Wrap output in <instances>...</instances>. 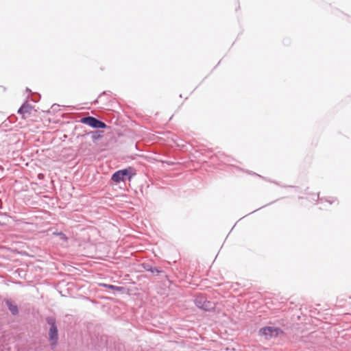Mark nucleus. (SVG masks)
Returning <instances> with one entry per match:
<instances>
[{"instance_id":"obj_5","label":"nucleus","mask_w":351,"mask_h":351,"mask_svg":"<svg viewBox=\"0 0 351 351\" xmlns=\"http://www.w3.org/2000/svg\"><path fill=\"white\" fill-rule=\"evenodd\" d=\"M80 122L88 125L93 129H105L108 125L101 120L93 117L86 116L80 119Z\"/></svg>"},{"instance_id":"obj_4","label":"nucleus","mask_w":351,"mask_h":351,"mask_svg":"<svg viewBox=\"0 0 351 351\" xmlns=\"http://www.w3.org/2000/svg\"><path fill=\"white\" fill-rule=\"evenodd\" d=\"M258 333L260 337L268 340L277 338L280 335L284 334V331L280 327L267 326L261 328Z\"/></svg>"},{"instance_id":"obj_22","label":"nucleus","mask_w":351,"mask_h":351,"mask_svg":"<svg viewBox=\"0 0 351 351\" xmlns=\"http://www.w3.org/2000/svg\"><path fill=\"white\" fill-rule=\"evenodd\" d=\"M6 121H3V124H5V126H7V124L5 123Z\"/></svg>"},{"instance_id":"obj_13","label":"nucleus","mask_w":351,"mask_h":351,"mask_svg":"<svg viewBox=\"0 0 351 351\" xmlns=\"http://www.w3.org/2000/svg\"><path fill=\"white\" fill-rule=\"evenodd\" d=\"M53 235L58 236L60 237V239L63 241L64 242H67L69 240L67 236L61 231H55L53 232Z\"/></svg>"},{"instance_id":"obj_11","label":"nucleus","mask_w":351,"mask_h":351,"mask_svg":"<svg viewBox=\"0 0 351 351\" xmlns=\"http://www.w3.org/2000/svg\"><path fill=\"white\" fill-rule=\"evenodd\" d=\"M4 302L9 311L13 315H16L19 314V308L16 304L13 303L10 299H5Z\"/></svg>"},{"instance_id":"obj_19","label":"nucleus","mask_w":351,"mask_h":351,"mask_svg":"<svg viewBox=\"0 0 351 351\" xmlns=\"http://www.w3.org/2000/svg\"><path fill=\"white\" fill-rule=\"evenodd\" d=\"M8 119L9 120L10 123H14L16 117H13V118L9 117Z\"/></svg>"},{"instance_id":"obj_6","label":"nucleus","mask_w":351,"mask_h":351,"mask_svg":"<svg viewBox=\"0 0 351 351\" xmlns=\"http://www.w3.org/2000/svg\"><path fill=\"white\" fill-rule=\"evenodd\" d=\"M34 106L25 101L19 108L17 112L21 116L22 119L26 118V114H30Z\"/></svg>"},{"instance_id":"obj_20","label":"nucleus","mask_w":351,"mask_h":351,"mask_svg":"<svg viewBox=\"0 0 351 351\" xmlns=\"http://www.w3.org/2000/svg\"><path fill=\"white\" fill-rule=\"evenodd\" d=\"M43 177H44V175H43V173H39V174L38 175V179H40H40H42Z\"/></svg>"},{"instance_id":"obj_16","label":"nucleus","mask_w":351,"mask_h":351,"mask_svg":"<svg viewBox=\"0 0 351 351\" xmlns=\"http://www.w3.org/2000/svg\"><path fill=\"white\" fill-rule=\"evenodd\" d=\"M59 108V105L58 104H54L51 106V110L53 111H56L58 110V108Z\"/></svg>"},{"instance_id":"obj_18","label":"nucleus","mask_w":351,"mask_h":351,"mask_svg":"<svg viewBox=\"0 0 351 351\" xmlns=\"http://www.w3.org/2000/svg\"><path fill=\"white\" fill-rule=\"evenodd\" d=\"M40 97V95H36V97L33 98L32 100L34 102H37L39 100Z\"/></svg>"},{"instance_id":"obj_14","label":"nucleus","mask_w":351,"mask_h":351,"mask_svg":"<svg viewBox=\"0 0 351 351\" xmlns=\"http://www.w3.org/2000/svg\"><path fill=\"white\" fill-rule=\"evenodd\" d=\"M108 93H110V91H108V90H104L103 91L99 96L93 102V104H96L98 103V100L99 98H101L104 95H106L107 94H108Z\"/></svg>"},{"instance_id":"obj_9","label":"nucleus","mask_w":351,"mask_h":351,"mask_svg":"<svg viewBox=\"0 0 351 351\" xmlns=\"http://www.w3.org/2000/svg\"><path fill=\"white\" fill-rule=\"evenodd\" d=\"M140 267L145 269L147 271L151 272L152 274L156 273L158 274L163 273V270L161 269L152 266L149 263H143L140 265Z\"/></svg>"},{"instance_id":"obj_1","label":"nucleus","mask_w":351,"mask_h":351,"mask_svg":"<svg viewBox=\"0 0 351 351\" xmlns=\"http://www.w3.org/2000/svg\"><path fill=\"white\" fill-rule=\"evenodd\" d=\"M45 321L49 326L48 331V341L51 349L53 350L57 347L59 341V333L56 319L53 316H47L45 318Z\"/></svg>"},{"instance_id":"obj_7","label":"nucleus","mask_w":351,"mask_h":351,"mask_svg":"<svg viewBox=\"0 0 351 351\" xmlns=\"http://www.w3.org/2000/svg\"><path fill=\"white\" fill-rule=\"evenodd\" d=\"M319 193H313L311 199L315 201H317L319 203H322L324 202H328L329 204H332L335 203V202H337V199L336 197H322L319 198Z\"/></svg>"},{"instance_id":"obj_23","label":"nucleus","mask_w":351,"mask_h":351,"mask_svg":"<svg viewBox=\"0 0 351 351\" xmlns=\"http://www.w3.org/2000/svg\"><path fill=\"white\" fill-rule=\"evenodd\" d=\"M3 223H2L1 221H0V226H3Z\"/></svg>"},{"instance_id":"obj_17","label":"nucleus","mask_w":351,"mask_h":351,"mask_svg":"<svg viewBox=\"0 0 351 351\" xmlns=\"http://www.w3.org/2000/svg\"><path fill=\"white\" fill-rule=\"evenodd\" d=\"M277 200H278V199H276V200H275V201H273V202H271L270 203H269V204H266V205H265V206H261V208H258V209H256V210H255L252 211L251 213H254L255 211H256V210H259V209H261V208H263V207H265V206H268V205H269V204H273L274 202H276Z\"/></svg>"},{"instance_id":"obj_10","label":"nucleus","mask_w":351,"mask_h":351,"mask_svg":"<svg viewBox=\"0 0 351 351\" xmlns=\"http://www.w3.org/2000/svg\"><path fill=\"white\" fill-rule=\"evenodd\" d=\"M90 133L92 141L94 143H97L99 140H101L103 138L104 131L96 129L95 130L90 131Z\"/></svg>"},{"instance_id":"obj_3","label":"nucleus","mask_w":351,"mask_h":351,"mask_svg":"<svg viewBox=\"0 0 351 351\" xmlns=\"http://www.w3.org/2000/svg\"><path fill=\"white\" fill-rule=\"evenodd\" d=\"M195 305L205 312H212L215 309V302L207 300L206 295L202 293L197 294L194 298Z\"/></svg>"},{"instance_id":"obj_8","label":"nucleus","mask_w":351,"mask_h":351,"mask_svg":"<svg viewBox=\"0 0 351 351\" xmlns=\"http://www.w3.org/2000/svg\"><path fill=\"white\" fill-rule=\"evenodd\" d=\"M100 287H106L112 291H116L119 292L121 294L127 293L128 290L127 288L124 287H119L114 285L106 284V283H99Z\"/></svg>"},{"instance_id":"obj_12","label":"nucleus","mask_w":351,"mask_h":351,"mask_svg":"<svg viewBox=\"0 0 351 351\" xmlns=\"http://www.w3.org/2000/svg\"><path fill=\"white\" fill-rule=\"evenodd\" d=\"M247 173H250V174H253V175H255V176H256L261 177V178H262L263 179H264V180H268V181H269V182H273V183H274V184H277V185H278V186H282V187H293V188H297V186H293L282 185V184H280V183H278V182H277L271 181V180H268L267 178L263 177V176H260V175H258V174H257V173H253V172H252V171H247Z\"/></svg>"},{"instance_id":"obj_15","label":"nucleus","mask_w":351,"mask_h":351,"mask_svg":"<svg viewBox=\"0 0 351 351\" xmlns=\"http://www.w3.org/2000/svg\"><path fill=\"white\" fill-rule=\"evenodd\" d=\"M90 131L84 130V134H78V135H77V138H80V137H84V136H88V135H90Z\"/></svg>"},{"instance_id":"obj_21","label":"nucleus","mask_w":351,"mask_h":351,"mask_svg":"<svg viewBox=\"0 0 351 351\" xmlns=\"http://www.w3.org/2000/svg\"><path fill=\"white\" fill-rule=\"evenodd\" d=\"M26 91H27V92H31V90H30L29 88H26Z\"/></svg>"},{"instance_id":"obj_2","label":"nucleus","mask_w":351,"mask_h":351,"mask_svg":"<svg viewBox=\"0 0 351 351\" xmlns=\"http://www.w3.org/2000/svg\"><path fill=\"white\" fill-rule=\"evenodd\" d=\"M136 175V169L132 167H128L114 171L111 176V180L117 184L125 180L131 181Z\"/></svg>"}]
</instances>
